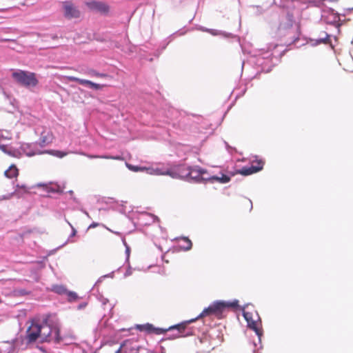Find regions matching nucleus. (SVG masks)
<instances>
[{"mask_svg": "<svg viewBox=\"0 0 353 353\" xmlns=\"http://www.w3.org/2000/svg\"><path fill=\"white\" fill-rule=\"evenodd\" d=\"M26 338L28 343H34L37 340L41 343H59L61 340L59 326L51 322L48 318L43 319L42 323L34 319L31 321L26 331Z\"/></svg>", "mask_w": 353, "mask_h": 353, "instance_id": "1", "label": "nucleus"}, {"mask_svg": "<svg viewBox=\"0 0 353 353\" xmlns=\"http://www.w3.org/2000/svg\"><path fill=\"white\" fill-rule=\"evenodd\" d=\"M236 306H238L237 301L233 302L216 301L213 303L208 307L204 309L198 317L190 321L189 322H194L196 319L210 315H215L217 317H220L225 309L229 307L234 308Z\"/></svg>", "mask_w": 353, "mask_h": 353, "instance_id": "2", "label": "nucleus"}, {"mask_svg": "<svg viewBox=\"0 0 353 353\" xmlns=\"http://www.w3.org/2000/svg\"><path fill=\"white\" fill-rule=\"evenodd\" d=\"M185 327H186L185 323H181V324H178L174 326L170 327L168 330L155 327H154L153 325H152L150 323H145V324H141V325H136V329L140 332H145L148 334H155L157 335L164 334L168 330H176L178 332H177V334H176L174 335L175 338H179V337L185 336L186 334H183L185 332Z\"/></svg>", "mask_w": 353, "mask_h": 353, "instance_id": "3", "label": "nucleus"}, {"mask_svg": "<svg viewBox=\"0 0 353 353\" xmlns=\"http://www.w3.org/2000/svg\"><path fill=\"white\" fill-rule=\"evenodd\" d=\"M243 316L250 329L254 331L260 339L263 335L262 323L260 316L256 311H243Z\"/></svg>", "mask_w": 353, "mask_h": 353, "instance_id": "4", "label": "nucleus"}, {"mask_svg": "<svg viewBox=\"0 0 353 353\" xmlns=\"http://www.w3.org/2000/svg\"><path fill=\"white\" fill-rule=\"evenodd\" d=\"M189 166L185 165H173L169 168H166V175H169L172 178H181L188 179L189 174Z\"/></svg>", "mask_w": 353, "mask_h": 353, "instance_id": "5", "label": "nucleus"}, {"mask_svg": "<svg viewBox=\"0 0 353 353\" xmlns=\"http://www.w3.org/2000/svg\"><path fill=\"white\" fill-rule=\"evenodd\" d=\"M64 11V17L68 19L79 18L81 15L79 10L70 1H66L62 3Z\"/></svg>", "mask_w": 353, "mask_h": 353, "instance_id": "6", "label": "nucleus"}, {"mask_svg": "<svg viewBox=\"0 0 353 353\" xmlns=\"http://www.w3.org/2000/svg\"><path fill=\"white\" fill-rule=\"evenodd\" d=\"M264 165V162L262 160H256L252 161V165L250 167H243L237 172L243 175L248 176L256 173L261 171Z\"/></svg>", "mask_w": 353, "mask_h": 353, "instance_id": "7", "label": "nucleus"}, {"mask_svg": "<svg viewBox=\"0 0 353 353\" xmlns=\"http://www.w3.org/2000/svg\"><path fill=\"white\" fill-rule=\"evenodd\" d=\"M38 83L39 80L35 73L23 71V86L31 90L35 88Z\"/></svg>", "mask_w": 353, "mask_h": 353, "instance_id": "8", "label": "nucleus"}, {"mask_svg": "<svg viewBox=\"0 0 353 353\" xmlns=\"http://www.w3.org/2000/svg\"><path fill=\"white\" fill-rule=\"evenodd\" d=\"M86 6L90 10L100 13L105 14L108 13L109 11L108 6L101 1H92L90 2H87Z\"/></svg>", "mask_w": 353, "mask_h": 353, "instance_id": "9", "label": "nucleus"}, {"mask_svg": "<svg viewBox=\"0 0 353 353\" xmlns=\"http://www.w3.org/2000/svg\"><path fill=\"white\" fill-rule=\"evenodd\" d=\"M65 78L70 81H74V82L79 83L81 85H88L90 88L94 89V90H100L104 87L103 85L95 83L91 81L81 79H79V78H77L75 77H72V76L65 77Z\"/></svg>", "mask_w": 353, "mask_h": 353, "instance_id": "10", "label": "nucleus"}, {"mask_svg": "<svg viewBox=\"0 0 353 353\" xmlns=\"http://www.w3.org/2000/svg\"><path fill=\"white\" fill-rule=\"evenodd\" d=\"M54 139V136L52 132L50 130H44L41 133V137L39 139V145L41 146L47 145L52 142Z\"/></svg>", "mask_w": 353, "mask_h": 353, "instance_id": "11", "label": "nucleus"}, {"mask_svg": "<svg viewBox=\"0 0 353 353\" xmlns=\"http://www.w3.org/2000/svg\"><path fill=\"white\" fill-rule=\"evenodd\" d=\"M189 172L190 173L187 180H194L197 181L200 180L203 174H204L205 172L198 167H190Z\"/></svg>", "mask_w": 353, "mask_h": 353, "instance_id": "12", "label": "nucleus"}, {"mask_svg": "<svg viewBox=\"0 0 353 353\" xmlns=\"http://www.w3.org/2000/svg\"><path fill=\"white\" fill-rule=\"evenodd\" d=\"M82 155L86 156L90 159H114V160H123V158L121 156H109V155H93L88 154L83 152L80 153Z\"/></svg>", "mask_w": 353, "mask_h": 353, "instance_id": "13", "label": "nucleus"}, {"mask_svg": "<svg viewBox=\"0 0 353 353\" xmlns=\"http://www.w3.org/2000/svg\"><path fill=\"white\" fill-rule=\"evenodd\" d=\"M145 172L152 175H166V169L161 168L145 167Z\"/></svg>", "mask_w": 353, "mask_h": 353, "instance_id": "14", "label": "nucleus"}, {"mask_svg": "<svg viewBox=\"0 0 353 353\" xmlns=\"http://www.w3.org/2000/svg\"><path fill=\"white\" fill-rule=\"evenodd\" d=\"M19 174V170L14 165H11L8 169L4 172V175L10 179L17 177Z\"/></svg>", "mask_w": 353, "mask_h": 353, "instance_id": "15", "label": "nucleus"}, {"mask_svg": "<svg viewBox=\"0 0 353 353\" xmlns=\"http://www.w3.org/2000/svg\"><path fill=\"white\" fill-rule=\"evenodd\" d=\"M43 153H47V154L55 156L58 158H63V157H65L66 155H68V154H69V152H63V151L55 150H46V151L43 152ZM70 153H74V152H70Z\"/></svg>", "mask_w": 353, "mask_h": 353, "instance_id": "16", "label": "nucleus"}, {"mask_svg": "<svg viewBox=\"0 0 353 353\" xmlns=\"http://www.w3.org/2000/svg\"><path fill=\"white\" fill-rule=\"evenodd\" d=\"M292 27V21L290 19L288 20V22H287V23H281L278 28V30L279 32H281V34L283 30H288Z\"/></svg>", "mask_w": 353, "mask_h": 353, "instance_id": "17", "label": "nucleus"}, {"mask_svg": "<svg viewBox=\"0 0 353 353\" xmlns=\"http://www.w3.org/2000/svg\"><path fill=\"white\" fill-rule=\"evenodd\" d=\"M181 240L184 242V245L181 246L182 249L185 251L190 250L192 247V243L188 237H183Z\"/></svg>", "mask_w": 353, "mask_h": 353, "instance_id": "18", "label": "nucleus"}, {"mask_svg": "<svg viewBox=\"0 0 353 353\" xmlns=\"http://www.w3.org/2000/svg\"><path fill=\"white\" fill-rule=\"evenodd\" d=\"M0 150L3 151L6 154H8L10 155H15L16 151L14 150H8V145L3 143V142H0Z\"/></svg>", "mask_w": 353, "mask_h": 353, "instance_id": "19", "label": "nucleus"}, {"mask_svg": "<svg viewBox=\"0 0 353 353\" xmlns=\"http://www.w3.org/2000/svg\"><path fill=\"white\" fill-rule=\"evenodd\" d=\"M125 165L130 170H131L132 172H145V167H140V166L133 165L128 163H126Z\"/></svg>", "mask_w": 353, "mask_h": 353, "instance_id": "20", "label": "nucleus"}, {"mask_svg": "<svg viewBox=\"0 0 353 353\" xmlns=\"http://www.w3.org/2000/svg\"><path fill=\"white\" fill-rule=\"evenodd\" d=\"M12 78L18 83H22V70H18L12 73Z\"/></svg>", "mask_w": 353, "mask_h": 353, "instance_id": "21", "label": "nucleus"}, {"mask_svg": "<svg viewBox=\"0 0 353 353\" xmlns=\"http://www.w3.org/2000/svg\"><path fill=\"white\" fill-rule=\"evenodd\" d=\"M10 132L8 131H3L0 130V142L10 140Z\"/></svg>", "mask_w": 353, "mask_h": 353, "instance_id": "22", "label": "nucleus"}, {"mask_svg": "<svg viewBox=\"0 0 353 353\" xmlns=\"http://www.w3.org/2000/svg\"><path fill=\"white\" fill-rule=\"evenodd\" d=\"M53 291L59 294L67 293L66 289L62 285H55L53 287Z\"/></svg>", "mask_w": 353, "mask_h": 353, "instance_id": "23", "label": "nucleus"}, {"mask_svg": "<svg viewBox=\"0 0 353 353\" xmlns=\"http://www.w3.org/2000/svg\"><path fill=\"white\" fill-rule=\"evenodd\" d=\"M88 74L91 76L97 77H107L108 74L103 73H99L94 70H91L88 72Z\"/></svg>", "mask_w": 353, "mask_h": 353, "instance_id": "24", "label": "nucleus"}, {"mask_svg": "<svg viewBox=\"0 0 353 353\" xmlns=\"http://www.w3.org/2000/svg\"><path fill=\"white\" fill-rule=\"evenodd\" d=\"M216 179L221 183H225L230 181V177L227 175L223 174L221 178L216 177Z\"/></svg>", "mask_w": 353, "mask_h": 353, "instance_id": "25", "label": "nucleus"}, {"mask_svg": "<svg viewBox=\"0 0 353 353\" xmlns=\"http://www.w3.org/2000/svg\"><path fill=\"white\" fill-rule=\"evenodd\" d=\"M67 294L70 301H74L78 297L77 294L75 292H67Z\"/></svg>", "mask_w": 353, "mask_h": 353, "instance_id": "26", "label": "nucleus"}, {"mask_svg": "<svg viewBox=\"0 0 353 353\" xmlns=\"http://www.w3.org/2000/svg\"><path fill=\"white\" fill-rule=\"evenodd\" d=\"M243 203L245 205H247L249 208V210H250L252 208V203L250 199H245L243 200Z\"/></svg>", "mask_w": 353, "mask_h": 353, "instance_id": "27", "label": "nucleus"}, {"mask_svg": "<svg viewBox=\"0 0 353 353\" xmlns=\"http://www.w3.org/2000/svg\"><path fill=\"white\" fill-rule=\"evenodd\" d=\"M15 194V193H14V192H13V193H12L11 194H9V195H8V196H5V198H6V199H10V198L13 194Z\"/></svg>", "mask_w": 353, "mask_h": 353, "instance_id": "28", "label": "nucleus"}, {"mask_svg": "<svg viewBox=\"0 0 353 353\" xmlns=\"http://www.w3.org/2000/svg\"><path fill=\"white\" fill-rule=\"evenodd\" d=\"M72 236H74L76 234V230L73 227H72Z\"/></svg>", "mask_w": 353, "mask_h": 353, "instance_id": "29", "label": "nucleus"}, {"mask_svg": "<svg viewBox=\"0 0 353 353\" xmlns=\"http://www.w3.org/2000/svg\"><path fill=\"white\" fill-rule=\"evenodd\" d=\"M121 347H119L116 352L115 353H120L121 352Z\"/></svg>", "mask_w": 353, "mask_h": 353, "instance_id": "30", "label": "nucleus"}, {"mask_svg": "<svg viewBox=\"0 0 353 353\" xmlns=\"http://www.w3.org/2000/svg\"><path fill=\"white\" fill-rule=\"evenodd\" d=\"M96 225H97V224H92V225H90V227H95Z\"/></svg>", "mask_w": 353, "mask_h": 353, "instance_id": "31", "label": "nucleus"}]
</instances>
